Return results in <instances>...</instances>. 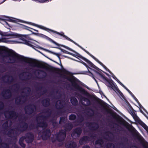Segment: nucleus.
<instances>
[{"instance_id":"nucleus-1","label":"nucleus","mask_w":148,"mask_h":148,"mask_svg":"<svg viewBox=\"0 0 148 148\" xmlns=\"http://www.w3.org/2000/svg\"><path fill=\"white\" fill-rule=\"evenodd\" d=\"M0 56L3 58L2 61L4 63L5 62V60L3 59H7V58H9L7 62L8 63L12 64L16 62H24L29 64L31 66L42 68L53 72H60L61 70L59 68H55L50 65L47 66L42 63L36 62L35 61L37 60L35 59L25 57L16 53L13 54L5 49L1 48Z\"/></svg>"},{"instance_id":"nucleus-2","label":"nucleus","mask_w":148,"mask_h":148,"mask_svg":"<svg viewBox=\"0 0 148 148\" xmlns=\"http://www.w3.org/2000/svg\"><path fill=\"white\" fill-rule=\"evenodd\" d=\"M61 76L62 78L66 79L68 81L71 82L73 86L82 95L92 99L94 101L98 103H100V102L101 101L105 105L108 104L103 101L97 97H94L92 96L85 89L80 86L76 82L77 80V78L74 77H73V78H72L64 75H61Z\"/></svg>"},{"instance_id":"nucleus-3","label":"nucleus","mask_w":148,"mask_h":148,"mask_svg":"<svg viewBox=\"0 0 148 148\" xmlns=\"http://www.w3.org/2000/svg\"><path fill=\"white\" fill-rule=\"evenodd\" d=\"M21 123V124L20 127L10 128L9 130L7 135L9 137L16 138L17 136L19 134L18 131L23 132L27 130L28 127L27 123L24 122H22Z\"/></svg>"},{"instance_id":"nucleus-4","label":"nucleus","mask_w":148,"mask_h":148,"mask_svg":"<svg viewBox=\"0 0 148 148\" xmlns=\"http://www.w3.org/2000/svg\"><path fill=\"white\" fill-rule=\"evenodd\" d=\"M122 124L127 128L130 131V129L132 130V131L135 133L136 137L142 144L143 148H148V143L146 142L145 144L143 142L144 140L143 138L141 136L135 128H134L132 125H130L129 124L125 121V120H123Z\"/></svg>"},{"instance_id":"nucleus-5","label":"nucleus","mask_w":148,"mask_h":148,"mask_svg":"<svg viewBox=\"0 0 148 148\" xmlns=\"http://www.w3.org/2000/svg\"><path fill=\"white\" fill-rule=\"evenodd\" d=\"M94 68L98 71H95V72L99 74L104 81L106 82L109 84V85L108 86L109 87L111 88L115 91H116L118 92L120 91L116 85L114 84L113 81L112 79H109L101 71H102L96 66Z\"/></svg>"},{"instance_id":"nucleus-6","label":"nucleus","mask_w":148,"mask_h":148,"mask_svg":"<svg viewBox=\"0 0 148 148\" xmlns=\"http://www.w3.org/2000/svg\"><path fill=\"white\" fill-rule=\"evenodd\" d=\"M30 24L33 25L34 26L37 27L40 29L44 30L49 33H50L51 32H52L55 34H56L60 36H62L64 38L66 39L67 40H69L71 42H72L73 40L69 38L67 36H66L64 34V33L63 32H61L60 33L58 32H57L56 31H54L52 29H50L46 27H45L44 26H42L40 25H38L37 24L32 23H30Z\"/></svg>"},{"instance_id":"nucleus-7","label":"nucleus","mask_w":148,"mask_h":148,"mask_svg":"<svg viewBox=\"0 0 148 148\" xmlns=\"http://www.w3.org/2000/svg\"><path fill=\"white\" fill-rule=\"evenodd\" d=\"M72 42L75 45L77 46L78 47L82 49L84 51L88 54L93 59L97 62L100 65H101L106 71H108L111 74H112V73L111 72L105 65H104L101 62L99 61L93 55L90 54L89 52H88L85 49L83 48L81 46H80V45H78L77 43L75 42L73 40L72 41Z\"/></svg>"},{"instance_id":"nucleus-8","label":"nucleus","mask_w":148,"mask_h":148,"mask_svg":"<svg viewBox=\"0 0 148 148\" xmlns=\"http://www.w3.org/2000/svg\"><path fill=\"white\" fill-rule=\"evenodd\" d=\"M61 46L70 51H71L75 53H76V54H75V56H73L74 57H75L77 58V57H76V56H77V57L82 59L84 61L86 62H87L88 64L89 65V66L91 67H92L93 68H95V67H96V66L94 64H93L91 62H90V61H89L87 59L82 56L79 53L75 52V51L74 50H73L71 48L66 46L63 45H61Z\"/></svg>"},{"instance_id":"nucleus-9","label":"nucleus","mask_w":148,"mask_h":148,"mask_svg":"<svg viewBox=\"0 0 148 148\" xmlns=\"http://www.w3.org/2000/svg\"><path fill=\"white\" fill-rule=\"evenodd\" d=\"M46 116H45L42 115L37 116L36 118V120L37 121L38 126L43 128L47 127L48 125L47 123L44 121L45 119Z\"/></svg>"},{"instance_id":"nucleus-10","label":"nucleus","mask_w":148,"mask_h":148,"mask_svg":"<svg viewBox=\"0 0 148 148\" xmlns=\"http://www.w3.org/2000/svg\"><path fill=\"white\" fill-rule=\"evenodd\" d=\"M46 116H45L42 115L37 116L36 118V120L37 121L38 126L43 128L47 127L48 125L47 123L44 121L45 119Z\"/></svg>"},{"instance_id":"nucleus-11","label":"nucleus","mask_w":148,"mask_h":148,"mask_svg":"<svg viewBox=\"0 0 148 148\" xmlns=\"http://www.w3.org/2000/svg\"><path fill=\"white\" fill-rule=\"evenodd\" d=\"M36 109V106L35 105L29 104L25 106L24 110L25 114L31 115L35 112Z\"/></svg>"},{"instance_id":"nucleus-12","label":"nucleus","mask_w":148,"mask_h":148,"mask_svg":"<svg viewBox=\"0 0 148 148\" xmlns=\"http://www.w3.org/2000/svg\"><path fill=\"white\" fill-rule=\"evenodd\" d=\"M39 134L41 135V137L43 140H46L49 138L51 136V130L48 128L43 129L39 133Z\"/></svg>"},{"instance_id":"nucleus-13","label":"nucleus","mask_w":148,"mask_h":148,"mask_svg":"<svg viewBox=\"0 0 148 148\" xmlns=\"http://www.w3.org/2000/svg\"><path fill=\"white\" fill-rule=\"evenodd\" d=\"M7 36H13L15 38H18L23 41V43L29 46L33 47V45H32V42H31L25 40L24 38V36L17 34H10L7 35Z\"/></svg>"},{"instance_id":"nucleus-14","label":"nucleus","mask_w":148,"mask_h":148,"mask_svg":"<svg viewBox=\"0 0 148 148\" xmlns=\"http://www.w3.org/2000/svg\"><path fill=\"white\" fill-rule=\"evenodd\" d=\"M4 116L6 118L11 119L14 117L16 118L18 116V114L14 110H8L5 112Z\"/></svg>"},{"instance_id":"nucleus-15","label":"nucleus","mask_w":148,"mask_h":148,"mask_svg":"<svg viewBox=\"0 0 148 148\" xmlns=\"http://www.w3.org/2000/svg\"><path fill=\"white\" fill-rule=\"evenodd\" d=\"M66 132L64 130H61L57 134L56 138L58 142H62L64 140L66 136Z\"/></svg>"},{"instance_id":"nucleus-16","label":"nucleus","mask_w":148,"mask_h":148,"mask_svg":"<svg viewBox=\"0 0 148 148\" xmlns=\"http://www.w3.org/2000/svg\"><path fill=\"white\" fill-rule=\"evenodd\" d=\"M1 95L4 99H9L12 97V92L10 89H5L1 92Z\"/></svg>"},{"instance_id":"nucleus-17","label":"nucleus","mask_w":148,"mask_h":148,"mask_svg":"<svg viewBox=\"0 0 148 148\" xmlns=\"http://www.w3.org/2000/svg\"><path fill=\"white\" fill-rule=\"evenodd\" d=\"M25 140L27 143H31L34 141V138L33 134L32 132L27 133L25 136Z\"/></svg>"},{"instance_id":"nucleus-18","label":"nucleus","mask_w":148,"mask_h":148,"mask_svg":"<svg viewBox=\"0 0 148 148\" xmlns=\"http://www.w3.org/2000/svg\"><path fill=\"white\" fill-rule=\"evenodd\" d=\"M127 106L128 108L127 109L129 112L134 119H136L138 118V116L135 112V111L134 110L131 105L128 102L127 103Z\"/></svg>"},{"instance_id":"nucleus-19","label":"nucleus","mask_w":148,"mask_h":148,"mask_svg":"<svg viewBox=\"0 0 148 148\" xmlns=\"http://www.w3.org/2000/svg\"><path fill=\"white\" fill-rule=\"evenodd\" d=\"M33 34L36 35V36H39L40 37L46 38L47 39L49 40V41H50L51 42L56 45H57L58 46H60V45L59 44H58L56 42H55V41H54V40H52L51 38H49V37H48L47 36H46L44 34H40V33H35L34 32H33Z\"/></svg>"},{"instance_id":"nucleus-20","label":"nucleus","mask_w":148,"mask_h":148,"mask_svg":"<svg viewBox=\"0 0 148 148\" xmlns=\"http://www.w3.org/2000/svg\"><path fill=\"white\" fill-rule=\"evenodd\" d=\"M25 96L24 95H21L15 98V102L16 104L20 105L24 103L25 102V100H22V98H24Z\"/></svg>"},{"instance_id":"nucleus-21","label":"nucleus","mask_w":148,"mask_h":148,"mask_svg":"<svg viewBox=\"0 0 148 148\" xmlns=\"http://www.w3.org/2000/svg\"><path fill=\"white\" fill-rule=\"evenodd\" d=\"M82 132V130L80 127H77L74 130L71 135L72 137L74 136L75 134L77 135V137H79L81 134Z\"/></svg>"},{"instance_id":"nucleus-22","label":"nucleus","mask_w":148,"mask_h":148,"mask_svg":"<svg viewBox=\"0 0 148 148\" xmlns=\"http://www.w3.org/2000/svg\"><path fill=\"white\" fill-rule=\"evenodd\" d=\"M76 95L79 97L81 101H83L86 102L87 105L90 106L91 105V102L89 99L82 96L78 93H76Z\"/></svg>"},{"instance_id":"nucleus-23","label":"nucleus","mask_w":148,"mask_h":148,"mask_svg":"<svg viewBox=\"0 0 148 148\" xmlns=\"http://www.w3.org/2000/svg\"><path fill=\"white\" fill-rule=\"evenodd\" d=\"M87 125L88 127L94 130L97 129L99 127L98 124L95 122H88L87 123Z\"/></svg>"},{"instance_id":"nucleus-24","label":"nucleus","mask_w":148,"mask_h":148,"mask_svg":"<svg viewBox=\"0 0 148 148\" xmlns=\"http://www.w3.org/2000/svg\"><path fill=\"white\" fill-rule=\"evenodd\" d=\"M90 140V138L87 136H84L80 138L79 140V143L81 145L84 144Z\"/></svg>"},{"instance_id":"nucleus-25","label":"nucleus","mask_w":148,"mask_h":148,"mask_svg":"<svg viewBox=\"0 0 148 148\" xmlns=\"http://www.w3.org/2000/svg\"><path fill=\"white\" fill-rule=\"evenodd\" d=\"M41 103L44 107H48L50 104V99L48 98H46L42 100L41 101Z\"/></svg>"},{"instance_id":"nucleus-26","label":"nucleus","mask_w":148,"mask_h":148,"mask_svg":"<svg viewBox=\"0 0 148 148\" xmlns=\"http://www.w3.org/2000/svg\"><path fill=\"white\" fill-rule=\"evenodd\" d=\"M80 60V61H78L77 60H75V61H76L77 62H80L81 63H82V64L84 65L85 66H86L87 67V68L88 70V72L90 74V75L92 77H93V78L95 80V81L96 82H97V81L96 79L94 77V75L90 71L88 70V69H91L90 68V67H89L87 65L86 63H85L84 62H83L81 60Z\"/></svg>"},{"instance_id":"nucleus-27","label":"nucleus","mask_w":148,"mask_h":148,"mask_svg":"<svg viewBox=\"0 0 148 148\" xmlns=\"http://www.w3.org/2000/svg\"><path fill=\"white\" fill-rule=\"evenodd\" d=\"M64 102L62 100H60L59 101V104H57V103L55 105L56 108L58 110H60L63 108L64 107Z\"/></svg>"},{"instance_id":"nucleus-28","label":"nucleus","mask_w":148,"mask_h":148,"mask_svg":"<svg viewBox=\"0 0 148 148\" xmlns=\"http://www.w3.org/2000/svg\"><path fill=\"white\" fill-rule=\"evenodd\" d=\"M5 77H7L8 78L7 79V82H5L8 83L9 84H10L11 82H12L14 80V78L12 76L10 75H5L2 77V79L3 81H4L5 78Z\"/></svg>"},{"instance_id":"nucleus-29","label":"nucleus","mask_w":148,"mask_h":148,"mask_svg":"<svg viewBox=\"0 0 148 148\" xmlns=\"http://www.w3.org/2000/svg\"><path fill=\"white\" fill-rule=\"evenodd\" d=\"M64 130L66 132L67 130H70L73 128V125L71 123H66L64 126Z\"/></svg>"},{"instance_id":"nucleus-30","label":"nucleus","mask_w":148,"mask_h":148,"mask_svg":"<svg viewBox=\"0 0 148 148\" xmlns=\"http://www.w3.org/2000/svg\"><path fill=\"white\" fill-rule=\"evenodd\" d=\"M70 101L72 105L73 106H76L78 104V101L75 97H71L70 99Z\"/></svg>"},{"instance_id":"nucleus-31","label":"nucleus","mask_w":148,"mask_h":148,"mask_svg":"<svg viewBox=\"0 0 148 148\" xmlns=\"http://www.w3.org/2000/svg\"><path fill=\"white\" fill-rule=\"evenodd\" d=\"M123 88L126 89L128 92L131 95V96L133 97L135 100L138 103H140L139 101L137 99V98L135 97V96L125 86Z\"/></svg>"},{"instance_id":"nucleus-32","label":"nucleus","mask_w":148,"mask_h":148,"mask_svg":"<svg viewBox=\"0 0 148 148\" xmlns=\"http://www.w3.org/2000/svg\"><path fill=\"white\" fill-rule=\"evenodd\" d=\"M21 27L23 28V29H26V30H28L30 31L31 32H32V33L33 34V32L31 30H30V29H33V30L34 31H35L37 32H38V30H36V29H34L33 28H31V27H30L27 26H26L25 25H23V24H21Z\"/></svg>"},{"instance_id":"nucleus-33","label":"nucleus","mask_w":148,"mask_h":148,"mask_svg":"<svg viewBox=\"0 0 148 148\" xmlns=\"http://www.w3.org/2000/svg\"><path fill=\"white\" fill-rule=\"evenodd\" d=\"M104 143L103 140L101 138H99L95 141V145H99L101 147H103Z\"/></svg>"},{"instance_id":"nucleus-34","label":"nucleus","mask_w":148,"mask_h":148,"mask_svg":"<svg viewBox=\"0 0 148 148\" xmlns=\"http://www.w3.org/2000/svg\"><path fill=\"white\" fill-rule=\"evenodd\" d=\"M76 146V144L74 142H71L69 144L66 145L68 148H75Z\"/></svg>"},{"instance_id":"nucleus-35","label":"nucleus","mask_w":148,"mask_h":148,"mask_svg":"<svg viewBox=\"0 0 148 148\" xmlns=\"http://www.w3.org/2000/svg\"><path fill=\"white\" fill-rule=\"evenodd\" d=\"M0 148H9V145L6 143H1L0 144Z\"/></svg>"},{"instance_id":"nucleus-36","label":"nucleus","mask_w":148,"mask_h":148,"mask_svg":"<svg viewBox=\"0 0 148 148\" xmlns=\"http://www.w3.org/2000/svg\"><path fill=\"white\" fill-rule=\"evenodd\" d=\"M56 48L60 49L62 52L64 53L69 54L70 55H72L73 56H75V54H74L73 53H70L65 50L63 49H61V48H59V47H56Z\"/></svg>"},{"instance_id":"nucleus-37","label":"nucleus","mask_w":148,"mask_h":148,"mask_svg":"<svg viewBox=\"0 0 148 148\" xmlns=\"http://www.w3.org/2000/svg\"><path fill=\"white\" fill-rule=\"evenodd\" d=\"M13 86H14L15 88L13 89V91L14 92L17 91L19 90L20 88V85L17 83L14 84Z\"/></svg>"},{"instance_id":"nucleus-38","label":"nucleus","mask_w":148,"mask_h":148,"mask_svg":"<svg viewBox=\"0 0 148 148\" xmlns=\"http://www.w3.org/2000/svg\"><path fill=\"white\" fill-rule=\"evenodd\" d=\"M48 51L50 53H52V54H54V55H56L58 58L60 59V65L62 67H63L62 65L61 64V60H60V56L61 55V54L60 53H56L53 52H52L51 51H50L49 50H48Z\"/></svg>"},{"instance_id":"nucleus-39","label":"nucleus","mask_w":148,"mask_h":148,"mask_svg":"<svg viewBox=\"0 0 148 148\" xmlns=\"http://www.w3.org/2000/svg\"><path fill=\"white\" fill-rule=\"evenodd\" d=\"M84 120V117L82 115L78 116V118L77 119V122L80 123H82Z\"/></svg>"},{"instance_id":"nucleus-40","label":"nucleus","mask_w":148,"mask_h":148,"mask_svg":"<svg viewBox=\"0 0 148 148\" xmlns=\"http://www.w3.org/2000/svg\"><path fill=\"white\" fill-rule=\"evenodd\" d=\"M44 112L46 114H48L49 116H50L52 113V111L50 110V109L49 108H47L45 110Z\"/></svg>"},{"instance_id":"nucleus-41","label":"nucleus","mask_w":148,"mask_h":148,"mask_svg":"<svg viewBox=\"0 0 148 148\" xmlns=\"http://www.w3.org/2000/svg\"><path fill=\"white\" fill-rule=\"evenodd\" d=\"M2 127L3 129L7 130L8 127V122L6 121L2 125Z\"/></svg>"},{"instance_id":"nucleus-42","label":"nucleus","mask_w":148,"mask_h":148,"mask_svg":"<svg viewBox=\"0 0 148 148\" xmlns=\"http://www.w3.org/2000/svg\"><path fill=\"white\" fill-rule=\"evenodd\" d=\"M112 77L116 80L123 87H124L125 86L118 79L115 77V76L113 75Z\"/></svg>"},{"instance_id":"nucleus-43","label":"nucleus","mask_w":148,"mask_h":148,"mask_svg":"<svg viewBox=\"0 0 148 148\" xmlns=\"http://www.w3.org/2000/svg\"><path fill=\"white\" fill-rule=\"evenodd\" d=\"M76 118V116L75 114H71L69 117V119L70 120H74Z\"/></svg>"},{"instance_id":"nucleus-44","label":"nucleus","mask_w":148,"mask_h":148,"mask_svg":"<svg viewBox=\"0 0 148 148\" xmlns=\"http://www.w3.org/2000/svg\"><path fill=\"white\" fill-rule=\"evenodd\" d=\"M115 146L112 143H108L107 145L106 148H114Z\"/></svg>"},{"instance_id":"nucleus-45","label":"nucleus","mask_w":148,"mask_h":148,"mask_svg":"<svg viewBox=\"0 0 148 148\" xmlns=\"http://www.w3.org/2000/svg\"><path fill=\"white\" fill-rule=\"evenodd\" d=\"M39 71H40V72L43 73L44 74H43V75H42L43 77H37L38 78H45L46 76L47 75V74L45 72V71H44L42 70H39Z\"/></svg>"},{"instance_id":"nucleus-46","label":"nucleus","mask_w":148,"mask_h":148,"mask_svg":"<svg viewBox=\"0 0 148 148\" xmlns=\"http://www.w3.org/2000/svg\"><path fill=\"white\" fill-rule=\"evenodd\" d=\"M65 121V118L64 116L61 117L60 118V120L59 121V124H61V123H64Z\"/></svg>"},{"instance_id":"nucleus-47","label":"nucleus","mask_w":148,"mask_h":148,"mask_svg":"<svg viewBox=\"0 0 148 148\" xmlns=\"http://www.w3.org/2000/svg\"><path fill=\"white\" fill-rule=\"evenodd\" d=\"M62 71L63 73L67 75H70L71 73L69 71H67L64 69H62Z\"/></svg>"},{"instance_id":"nucleus-48","label":"nucleus","mask_w":148,"mask_h":148,"mask_svg":"<svg viewBox=\"0 0 148 148\" xmlns=\"http://www.w3.org/2000/svg\"><path fill=\"white\" fill-rule=\"evenodd\" d=\"M51 122L52 123V125L54 127H58V124L56 121H52Z\"/></svg>"},{"instance_id":"nucleus-49","label":"nucleus","mask_w":148,"mask_h":148,"mask_svg":"<svg viewBox=\"0 0 148 148\" xmlns=\"http://www.w3.org/2000/svg\"><path fill=\"white\" fill-rule=\"evenodd\" d=\"M4 107L3 102L2 101H0V110L3 109Z\"/></svg>"},{"instance_id":"nucleus-50","label":"nucleus","mask_w":148,"mask_h":148,"mask_svg":"<svg viewBox=\"0 0 148 148\" xmlns=\"http://www.w3.org/2000/svg\"><path fill=\"white\" fill-rule=\"evenodd\" d=\"M47 92L46 90H43L42 92H38L37 93L38 95H39V97L43 95L44 94H45Z\"/></svg>"},{"instance_id":"nucleus-51","label":"nucleus","mask_w":148,"mask_h":148,"mask_svg":"<svg viewBox=\"0 0 148 148\" xmlns=\"http://www.w3.org/2000/svg\"><path fill=\"white\" fill-rule=\"evenodd\" d=\"M6 20L7 21H10V22H13V23H16V21L12 19L9 17L7 18V19Z\"/></svg>"},{"instance_id":"nucleus-52","label":"nucleus","mask_w":148,"mask_h":148,"mask_svg":"<svg viewBox=\"0 0 148 148\" xmlns=\"http://www.w3.org/2000/svg\"><path fill=\"white\" fill-rule=\"evenodd\" d=\"M25 140V136L21 137L19 140V143L23 142L24 140Z\"/></svg>"},{"instance_id":"nucleus-53","label":"nucleus","mask_w":148,"mask_h":148,"mask_svg":"<svg viewBox=\"0 0 148 148\" xmlns=\"http://www.w3.org/2000/svg\"><path fill=\"white\" fill-rule=\"evenodd\" d=\"M140 125L144 128H145V127H146L148 128V127L143 122L141 121V123H140Z\"/></svg>"},{"instance_id":"nucleus-54","label":"nucleus","mask_w":148,"mask_h":148,"mask_svg":"<svg viewBox=\"0 0 148 148\" xmlns=\"http://www.w3.org/2000/svg\"><path fill=\"white\" fill-rule=\"evenodd\" d=\"M20 145L23 148H25L26 146V145L25 144L23 143V142L19 143Z\"/></svg>"},{"instance_id":"nucleus-55","label":"nucleus","mask_w":148,"mask_h":148,"mask_svg":"<svg viewBox=\"0 0 148 148\" xmlns=\"http://www.w3.org/2000/svg\"><path fill=\"white\" fill-rule=\"evenodd\" d=\"M90 137L91 138H94L96 137V135L95 134H92L90 136Z\"/></svg>"},{"instance_id":"nucleus-56","label":"nucleus","mask_w":148,"mask_h":148,"mask_svg":"<svg viewBox=\"0 0 148 148\" xmlns=\"http://www.w3.org/2000/svg\"><path fill=\"white\" fill-rule=\"evenodd\" d=\"M25 89L27 90V92L28 93H30V92L31 90V89L29 87H26L25 88Z\"/></svg>"},{"instance_id":"nucleus-57","label":"nucleus","mask_w":148,"mask_h":148,"mask_svg":"<svg viewBox=\"0 0 148 148\" xmlns=\"http://www.w3.org/2000/svg\"><path fill=\"white\" fill-rule=\"evenodd\" d=\"M12 148H19L18 146L17 145L15 144L12 146Z\"/></svg>"},{"instance_id":"nucleus-58","label":"nucleus","mask_w":148,"mask_h":148,"mask_svg":"<svg viewBox=\"0 0 148 148\" xmlns=\"http://www.w3.org/2000/svg\"><path fill=\"white\" fill-rule=\"evenodd\" d=\"M106 135L107 136H108L109 134H112V133L110 131L106 132L105 133Z\"/></svg>"},{"instance_id":"nucleus-59","label":"nucleus","mask_w":148,"mask_h":148,"mask_svg":"<svg viewBox=\"0 0 148 148\" xmlns=\"http://www.w3.org/2000/svg\"><path fill=\"white\" fill-rule=\"evenodd\" d=\"M34 124H31L29 125V127L30 128H31L32 129H34Z\"/></svg>"},{"instance_id":"nucleus-60","label":"nucleus","mask_w":148,"mask_h":148,"mask_svg":"<svg viewBox=\"0 0 148 148\" xmlns=\"http://www.w3.org/2000/svg\"><path fill=\"white\" fill-rule=\"evenodd\" d=\"M42 88V86H40L39 87L36 88L37 90H40Z\"/></svg>"},{"instance_id":"nucleus-61","label":"nucleus","mask_w":148,"mask_h":148,"mask_svg":"<svg viewBox=\"0 0 148 148\" xmlns=\"http://www.w3.org/2000/svg\"><path fill=\"white\" fill-rule=\"evenodd\" d=\"M82 148H90V147L88 145H84Z\"/></svg>"},{"instance_id":"nucleus-62","label":"nucleus","mask_w":148,"mask_h":148,"mask_svg":"<svg viewBox=\"0 0 148 148\" xmlns=\"http://www.w3.org/2000/svg\"><path fill=\"white\" fill-rule=\"evenodd\" d=\"M119 145L120 146H123L124 143H121L119 144Z\"/></svg>"},{"instance_id":"nucleus-63","label":"nucleus","mask_w":148,"mask_h":148,"mask_svg":"<svg viewBox=\"0 0 148 148\" xmlns=\"http://www.w3.org/2000/svg\"><path fill=\"white\" fill-rule=\"evenodd\" d=\"M102 72H103V73H104L105 74H106L108 76H109V75L108 74V73H106L103 71H102Z\"/></svg>"},{"instance_id":"nucleus-64","label":"nucleus","mask_w":148,"mask_h":148,"mask_svg":"<svg viewBox=\"0 0 148 148\" xmlns=\"http://www.w3.org/2000/svg\"><path fill=\"white\" fill-rule=\"evenodd\" d=\"M131 148H138L136 146L134 145V146H132V147Z\"/></svg>"}]
</instances>
